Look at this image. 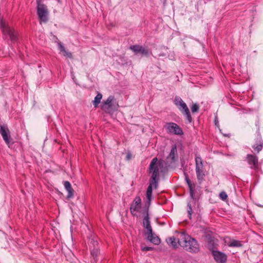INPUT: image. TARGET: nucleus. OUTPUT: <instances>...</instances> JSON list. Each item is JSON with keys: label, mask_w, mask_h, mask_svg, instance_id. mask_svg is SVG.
Listing matches in <instances>:
<instances>
[{"label": "nucleus", "mask_w": 263, "mask_h": 263, "mask_svg": "<svg viewBox=\"0 0 263 263\" xmlns=\"http://www.w3.org/2000/svg\"><path fill=\"white\" fill-rule=\"evenodd\" d=\"M179 245L190 252L196 253L199 251V245L196 240L185 232H179Z\"/></svg>", "instance_id": "f257e3e1"}, {"label": "nucleus", "mask_w": 263, "mask_h": 263, "mask_svg": "<svg viewBox=\"0 0 263 263\" xmlns=\"http://www.w3.org/2000/svg\"><path fill=\"white\" fill-rule=\"evenodd\" d=\"M164 162L163 160L158 161L157 158L155 157L152 160L149 165V172L152 174L151 180L154 182H158V177L159 173L162 171Z\"/></svg>", "instance_id": "f03ea898"}, {"label": "nucleus", "mask_w": 263, "mask_h": 263, "mask_svg": "<svg viewBox=\"0 0 263 263\" xmlns=\"http://www.w3.org/2000/svg\"><path fill=\"white\" fill-rule=\"evenodd\" d=\"M143 224V227L146 230L145 235L147 236V239L156 245H158L160 244V238L153 232V230L150 224V221L148 214H147V215L144 217Z\"/></svg>", "instance_id": "7ed1b4c3"}, {"label": "nucleus", "mask_w": 263, "mask_h": 263, "mask_svg": "<svg viewBox=\"0 0 263 263\" xmlns=\"http://www.w3.org/2000/svg\"><path fill=\"white\" fill-rule=\"evenodd\" d=\"M37 14L41 22L48 21V11L47 6L42 3V0H36Z\"/></svg>", "instance_id": "20e7f679"}, {"label": "nucleus", "mask_w": 263, "mask_h": 263, "mask_svg": "<svg viewBox=\"0 0 263 263\" xmlns=\"http://www.w3.org/2000/svg\"><path fill=\"white\" fill-rule=\"evenodd\" d=\"M174 103L178 107L179 109L186 116L189 122H191L192 120V117L186 104L179 97H176L174 100Z\"/></svg>", "instance_id": "39448f33"}, {"label": "nucleus", "mask_w": 263, "mask_h": 263, "mask_svg": "<svg viewBox=\"0 0 263 263\" xmlns=\"http://www.w3.org/2000/svg\"><path fill=\"white\" fill-rule=\"evenodd\" d=\"M0 26L3 33L9 35L12 42H14L16 39V35L13 29L11 28L8 24L3 20L0 21Z\"/></svg>", "instance_id": "423d86ee"}, {"label": "nucleus", "mask_w": 263, "mask_h": 263, "mask_svg": "<svg viewBox=\"0 0 263 263\" xmlns=\"http://www.w3.org/2000/svg\"><path fill=\"white\" fill-rule=\"evenodd\" d=\"M164 127L169 133L178 135L183 134L181 128L175 123H166Z\"/></svg>", "instance_id": "0eeeda50"}, {"label": "nucleus", "mask_w": 263, "mask_h": 263, "mask_svg": "<svg viewBox=\"0 0 263 263\" xmlns=\"http://www.w3.org/2000/svg\"><path fill=\"white\" fill-rule=\"evenodd\" d=\"M0 134H1L6 143L9 147V145L12 142V139L11 138L10 130L7 126L4 125H1Z\"/></svg>", "instance_id": "6e6552de"}, {"label": "nucleus", "mask_w": 263, "mask_h": 263, "mask_svg": "<svg viewBox=\"0 0 263 263\" xmlns=\"http://www.w3.org/2000/svg\"><path fill=\"white\" fill-rule=\"evenodd\" d=\"M114 98L113 96H109L107 99L103 102L102 109L107 113H110L112 111V102Z\"/></svg>", "instance_id": "1a4fd4ad"}, {"label": "nucleus", "mask_w": 263, "mask_h": 263, "mask_svg": "<svg viewBox=\"0 0 263 263\" xmlns=\"http://www.w3.org/2000/svg\"><path fill=\"white\" fill-rule=\"evenodd\" d=\"M141 202V200L139 197H136L134 200L130 208V212L133 215L140 209Z\"/></svg>", "instance_id": "9d476101"}, {"label": "nucleus", "mask_w": 263, "mask_h": 263, "mask_svg": "<svg viewBox=\"0 0 263 263\" xmlns=\"http://www.w3.org/2000/svg\"><path fill=\"white\" fill-rule=\"evenodd\" d=\"M129 48L134 52L136 54L140 53L141 55L145 56L148 54V50L140 45H132L130 46Z\"/></svg>", "instance_id": "9b49d317"}, {"label": "nucleus", "mask_w": 263, "mask_h": 263, "mask_svg": "<svg viewBox=\"0 0 263 263\" xmlns=\"http://www.w3.org/2000/svg\"><path fill=\"white\" fill-rule=\"evenodd\" d=\"M246 159L251 168L255 169L257 167L258 158L257 156L251 154H248L247 155Z\"/></svg>", "instance_id": "f8f14e48"}, {"label": "nucleus", "mask_w": 263, "mask_h": 263, "mask_svg": "<svg viewBox=\"0 0 263 263\" xmlns=\"http://www.w3.org/2000/svg\"><path fill=\"white\" fill-rule=\"evenodd\" d=\"M212 254L217 262L224 263L227 260L226 255L221 252L213 251Z\"/></svg>", "instance_id": "ddd939ff"}, {"label": "nucleus", "mask_w": 263, "mask_h": 263, "mask_svg": "<svg viewBox=\"0 0 263 263\" xmlns=\"http://www.w3.org/2000/svg\"><path fill=\"white\" fill-rule=\"evenodd\" d=\"M196 174L198 181L201 183L204 180L205 172L203 166H196Z\"/></svg>", "instance_id": "4468645a"}, {"label": "nucleus", "mask_w": 263, "mask_h": 263, "mask_svg": "<svg viewBox=\"0 0 263 263\" xmlns=\"http://www.w3.org/2000/svg\"><path fill=\"white\" fill-rule=\"evenodd\" d=\"M158 185V182H156L155 183L154 182V181L150 180V183L146 191V198L147 199L148 202H150L152 199V189L153 187L155 188H157Z\"/></svg>", "instance_id": "2eb2a0df"}, {"label": "nucleus", "mask_w": 263, "mask_h": 263, "mask_svg": "<svg viewBox=\"0 0 263 263\" xmlns=\"http://www.w3.org/2000/svg\"><path fill=\"white\" fill-rule=\"evenodd\" d=\"M167 244L170 246H172L174 249L178 248L179 245V233L177 235V239H176L174 236L170 237L166 240Z\"/></svg>", "instance_id": "dca6fc26"}, {"label": "nucleus", "mask_w": 263, "mask_h": 263, "mask_svg": "<svg viewBox=\"0 0 263 263\" xmlns=\"http://www.w3.org/2000/svg\"><path fill=\"white\" fill-rule=\"evenodd\" d=\"M64 187L66 190L68 192V195L67 196V198L69 199L73 197V190L72 189L71 184L69 181H64Z\"/></svg>", "instance_id": "f3484780"}, {"label": "nucleus", "mask_w": 263, "mask_h": 263, "mask_svg": "<svg viewBox=\"0 0 263 263\" xmlns=\"http://www.w3.org/2000/svg\"><path fill=\"white\" fill-rule=\"evenodd\" d=\"M59 50L61 52L63 53L64 56L72 59V55L70 52L67 51L62 43L60 42L58 43Z\"/></svg>", "instance_id": "a211bd4d"}, {"label": "nucleus", "mask_w": 263, "mask_h": 263, "mask_svg": "<svg viewBox=\"0 0 263 263\" xmlns=\"http://www.w3.org/2000/svg\"><path fill=\"white\" fill-rule=\"evenodd\" d=\"M185 181L189 187L191 196L192 197V198H193L194 194L195 184L192 183V182L188 177L185 178Z\"/></svg>", "instance_id": "6ab92c4d"}, {"label": "nucleus", "mask_w": 263, "mask_h": 263, "mask_svg": "<svg viewBox=\"0 0 263 263\" xmlns=\"http://www.w3.org/2000/svg\"><path fill=\"white\" fill-rule=\"evenodd\" d=\"M176 154L177 148L176 146H174L171 149L169 156L167 157V159H170L172 161H174Z\"/></svg>", "instance_id": "aec40b11"}, {"label": "nucleus", "mask_w": 263, "mask_h": 263, "mask_svg": "<svg viewBox=\"0 0 263 263\" xmlns=\"http://www.w3.org/2000/svg\"><path fill=\"white\" fill-rule=\"evenodd\" d=\"M102 98V95L100 93H98L95 98V100L93 101V104L95 107H97L99 104L100 103L101 100Z\"/></svg>", "instance_id": "412c9836"}, {"label": "nucleus", "mask_w": 263, "mask_h": 263, "mask_svg": "<svg viewBox=\"0 0 263 263\" xmlns=\"http://www.w3.org/2000/svg\"><path fill=\"white\" fill-rule=\"evenodd\" d=\"M89 249L98 248V243L97 240H95L94 238H91L89 240Z\"/></svg>", "instance_id": "4be33fe9"}, {"label": "nucleus", "mask_w": 263, "mask_h": 263, "mask_svg": "<svg viewBox=\"0 0 263 263\" xmlns=\"http://www.w3.org/2000/svg\"><path fill=\"white\" fill-rule=\"evenodd\" d=\"M255 152L258 153L262 148V143L261 141H259L258 143L252 146Z\"/></svg>", "instance_id": "5701e85b"}, {"label": "nucleus", "mask_w": 263, "mask_h": 263, "mask_svg": "<svg viewBox=\"0 0 263 263\" xmlns=\"http://www.w3.org/2000/svg\"><path fill=\"white\" fill-rule=\"evenodd\" d=\"M91 252V254L93 257H96L98 256L99 253V247L89 249Z\"/></svg>", "instance_id": "b1692460"}, {"label": "nucleus", "mask_w": 263, "mask_h": 263, "mask_svg": "<svg viewBox=\"0 0 263 263\" xmlns=\"http://www.w3.org/2000/svg\"><path fill=\"white\" fill-rule=\"evenodd\" d=\"M196 166H203V162L202 159L199 156H196L195 158Z\"/></svg>", "instance_id": "393cba45"}, {"label": "nucleus", "mask_w": 263, "mask_h": 263, "mask_svg": "<svg viewBox=\"0 0 263 263\" xmlns=\"http://www.w3.org/2000/svg\"><path fill=\"white\" fill-rule=\"evenodd\" d=\"M229 246L230 247H238L241 246V243H240V241H239L238 240H233L230 242V244L229 245Z\"/></svg>", "instance_id": "a878e982"}, {"label": "nucleus", "mask_w": 263, "mask_h": 263, "mask_svg": "<svg viewBox=\"0 0 263 263\" xmlns=\"http://www.w3.org/2000/svg\"><path fill=\"white\" fill-rule=\"evenodd\" d=\"M199 109V106L197 104H194L191 107V110L192 112L194 113L197 112Z\"/></svg>", "instance_id": "bb28decb"}, {"label": "nucleus", "mask_w": 263, "mask_h": 263, "mask_svg": "<svg viewBox=\"0 0 263 263\" xmlns=\"http://www.w3.org/2000/svg\"><path fill=\"white\" fill-rule=\"evenodd\" d=\"M219 197H220V199H221L223 200H226L228 196H227V195L226 192H221L219 194Z\"/></svg>", "instance_id": "cd10ccee"}, {"label": "nucleus", "mask_w": 263, "mask_h": 263, "mask_svg": "<svg viewBox=\"0 0 263 263\" xmlns=\"http://www.w3.org/2000/svg\"><path fill=\"white\" fill-rule=\"evenodd\" d=\"M187 207H188L187 213L189 214V216L190 218L191 219L192 213V208L191 205L189 203L187 204Z\"/></svg>", "instance_id": "c85d7f7f"}, {"label": "nucleus", "mask_w": 263, "mask_h": 263, "mask_svg": "<svg viewBox=\"0 0 263 263\" xmlns=\"http://www.w3.org/2000/svg\"><path fill=\"white\" fill-rule=\"evenodd\" d=\"M154 249L153 247H144L141 248V250L143 251H152Z\"/></svg>", "instance_id": "c756f323"}, {"label": "nucleus", "mask_w": 263, "mask_h": 263, "mask_svg": "<svg viewBox=\"0 0 263 263\" xmlns=\"http://www.w3.org/2000/svg\"><path fill=\"white\" fill-rule=\"evenodd\" d=\"M131 157H132V155H131V154L128 153V154L127 155V156H126V159H127V160H129V159L131 158Z\"/></svg>", "instance_id": "7c9ffc66"}]
</instances>
